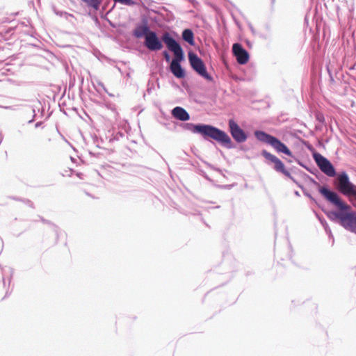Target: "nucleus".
<instances>
[{
	"label": "nucleus",
	"instance_id": "nucleus-1",
	"mask_svg": "<svg viewBox=\"0 0 356 356\" xmlns=\"http://www.w3.org/2000/svg\"><path fill=\"white\" fill-rule=\"evenodd\" d=\"M191 131L194 134H200L204 138H211L230 147L232 140L224 131L208 124H189Z\"/></svg>",
	"mask_w": 356,
	"mask_h": 356
},
{
	"label": "nucleus",
	"instance_id": "nucleus-2",
	"mask_svg": "<svg viewBox=\"0 0 356 356\" xmlns=\"http://www.w3.org/2000/svg\"><path fill=\"white\" fill-rule=\"evenodd\" d=\"M319 192L323 195L329 202L336 205L341 211H329L327 213V217L334 220L339 219L340 224H342L343 219L344 218L346 211L350 210V207L343 202L339 197V195L333 191L328 190L327 188L321 187L319 189Z\"/></svg>",
	"mask_w": 356,
	"mask_h": 356
},
{
	"label": "nucleus",
	"instance_id": "nucleus-3",
	"mask_svg": "<svg viewBox=\"0 0 356 356\" xmlns=\"http://www.w3.org/2000/svg\"><path fill=\"white\" fill-rule=\"evenodd\" d=\"M164 41L168 48L173 52L175 58L170 64V70L172 73L179 79L185 76V72L180 65V62L184 59V52L181 46L172 38L166 37Z\"/></svg>",
	"mask_w": 356,
	"mask_h": 356
},
{
	"label": "nucleus",
	"instance_id": "nucleus-4",
	"mask_svg": "<svg viewBox=\"0 0 356 356\" xmlns=\"http://www.w3.org/2000/svg\"><path fill=\"white\" fill-rule=\"evenodd\" d=\"M337 187L341 193L356 198V186L353 184L346 173L343 172L337 178Z\"/></svg>",
	"mask_w": 356,
	"mask_h": 356
},
{
	"label": "nucleus",
	"instance_id": "nucleus-5",
	"mask_svg": "<svg viewBox=\"0 0 356 356\" xmlns=\"http://www.w3.org/2000/svg\"><path fill=\"white\" fill-rule=\"evenodd\" d=\"M188 60L192 68L201 76L209 81L213 80L208 74L203 61L193 52L188 53Z\"/></svg>",
	"mask_w": 356,
	"mask_h": 356
},
{
	"label": "nucleus",
	"instance_id": "nucleus-6",
	"mask_svg": "<svg viewBox=\"0 0 356 356\" xmlns=\"http://www.w3.org/2000/svg\"><path fill=\"white\" fill-rule=\"evenodd\" d=\"M314 158L322 172L329 177L335 175V170L332 163L320 154H314Z\"/></svg>",
	"mask_w": 356,
	"mask_h": 356
},
{
	"label": "nucleus",
	"instance_id": "nucleus-7",
	"mask_svg": "<svg viewBox=\"0 0 356 356\" xmlns=\"http://www.w3.org/2000/svg\"><path fill=\"white\" fill-rule=\"evenodd\" d=\"M229 127L230 133L236 142L243 143L246 140V134L234 120H229Z\"/></svg>",
	"mask_w": 356,
	"mask_h": 356
},
{
	"label": "nucleus",
	"instance_id": "nucleus-8",
	"mask_svg": "<svg viewBox=\"0 0 356 356\" xmlns=\"http://www.w3.org/2000/svg\"><path fill=\"white\" fill-rule=\"evenodd\" d=\"M341 226L356 234V212L346 211Z\"/></svg>",
	"mask_w": 356,
	"mask_h": 356
},
{
	"label": "nucleus",
	"instance_id": "nucleus-9",
	"mask_svg": "<svg viewBox=\"0 0 356 356\" xmlns=\"http://www.w3.org/2000/svg\"><path fill=\"white\" fill-rule=\"evenodd\" d=\"M233 53L240 64L248 62L249 56L248 52L239 44H234L232 47Z\"/></svg>",
	"mask_w": 356,
	"mask_h": 356
},
{
	"label": "nucleus",
	"instance_id": "nucleus-10",
	"mask_svg": "<svg viewBox=\"0 0 356 356\" xmlns=\"http://www.w3.org/2000/svg\"><path fill=\"white\" fill-rule=\"evenodd\" d=\"M270 145H271L279 153H283L288 156H292V153L289 149L276 138H274Z\"/></svg>",
	"mask_w": 356,
	"mask_h": 356
},
{
	"label": "nucleus",
	"instance_id": "nucleus-11",
	"mask_svg": "<svg viewBox=\"0 0 356 356\" xmlns=\"http://www.w3.org/2000/svg\"><path fill=\"white\" fill-rule=\"evenodd\" d=\"M172 115L177 120H181V121H186L189 120L190 116L189 114L187 113V111L179 106H177L172 111Z\"/></svg>",
	"mask_w": 356,
	"mask_h": 356
},
{
	"label": "nucleus",
	"instance_id": "nucleus-12",
	"mask_svg": "<svg viewBox=\"0 0 356 356\" xmlns=\"http://www.w3.org/2000/svg\"><path fill=\"white\" fill-rule=\"evenodd\" d=\"M149 31L150 30L148 26L146 24H143L136 27L134 31V35L136 38H140L145 37L149 33Z\"/></svg>",
	"mask_w": 356,
	"mask_h": 356
},
{
	"label": "nucleus",
	"instance_id": "nucleus-13",
	"mask_svg": "<svg viewBox=\"0 0 356 356\" xmlns=\"http://www.w3.org/2000/svg\"><path fill=\"white\" fill-rule=\"evenodd\" d=\"M145 38V46L150 50H156V33L150 31Z\"/></svg>",
	"mask_w": 356,
	"mask_h": 356
},
{
	"label": "nucleus",
	"instance_id": "nucleus-14",
	"mask_svg": "<svg viewBox=\"0 0 356 356\" xmlns=\"http://www.w3.org/2000/svg\"><path fill=\"white\" fill-rule=\"evenodd\" d=\"M254 134H255L256 138L259 140L264 142L268 145H270V143H272V141L273 140V139L275 138L274 136H270L264 131H255Z\"/></svg>",
	"mask_w": 356,
	"mask_h": 356
},
{
	"label": "nucleus",
	"instance_id": "nucleus-15",
	"mask_svg": "<svg viewBox=\"0 0 356 356\" xmlns=\"http://www.w3.org/2000/svg\"><path fill=\"white\" fill-rule=\"evenodd\" d=\"M183 40L191 45L195 44L194 34L191 29H185L182 33Z\"/></svg>",
	"mask_w": 356,
	"mask_h": 356
},
{
	"label": "nucleus",
	"instance_id": "nucleus-16",
	"mask_svg": "<svg viewBox=\"0 0 356 356\" xmlns=\"http://www.w3.org/2000/svg\"><path fill=\"white\" fill-rule=\"evenodd\" d=\"M103 0H82L88 7L98 10Z\"/></svg>",
	"mask_w": 356,
	"mask_h": 356
},
{
	"label": "nucleus",
	"instance_id": "nucleus-17",
	"mask_svg": "<svg viewBox=\"0 0 356 356\" xmlns=\"http://www.w3.org/2000/svg\"><path fill=\"white\" fill-rule=\"evenodd\" d=\"M274 164V168L275 170H277V172H281L286 175H289V173L285 170L284 163L279 159H277Z\"/></svg>",
	"mask_w": 356,
	"mask_h": 356
},
{
	"label": "nucleus",
	"instance_id": "nucleus-18",
	"mask_svg": "<svg viewBox=\"0 0 356 356\" xmlns=\"http://www.w3.org/2000/svg\"><path fill=\"white\" fill-rule=\"evenodd\" d=\"M262 155L268 160L270 161L272 163H275L277 159H278L277 156H275V155L264 150L262 152Z\"/></svg>",
	"mask_w": 356,
	"mask_h": 356
},
{
	"label": "nucleus",
	"instance_id": "nucleus-19",
	"mask_svg": "<svg viewBox=\"0 0 356 356\" xmlns=\"http://www.w3.org/2000/svg\"><path fill=\"white\" fill-rule=\"evenodd\" d=\"M156 44H157V49H159L160 48H161V47H162L161 42H159L158 40H157Z\"/></svg>",
	"mask_w": 356,
	"mask_h": 356
},
{
	"label": "nucleus",
	"instance_id": "nucleus-20",
	"mask_svg": "<svg viewBox=\"0 0 356 356\" xmlns=\"http://www.w3.org/2000/svg\"><path fill=\"white\" fill-rule=\"evenodd\" d=\"M114 1H117V2H120L122 3H127L129 0H114Z\"/></svg>",
	"mask_w": 356,
	"mask_h": 356
},
{
	"label": "nucleus",
	"instance_id": "nucleus-21",
	"mask_svg": "<svg viewBox=\"0 0 356 356\" xmlns=\"http://www.w3.org/2000/svg\"><path fill=\"white\" fill-rule=\"evenodd\" d=\"M165 56L167 60H170V56L167 53L165 54Z\"/></svg>",
	"mask_w": 356,
	"mask_h": 356
}]
</instances>
